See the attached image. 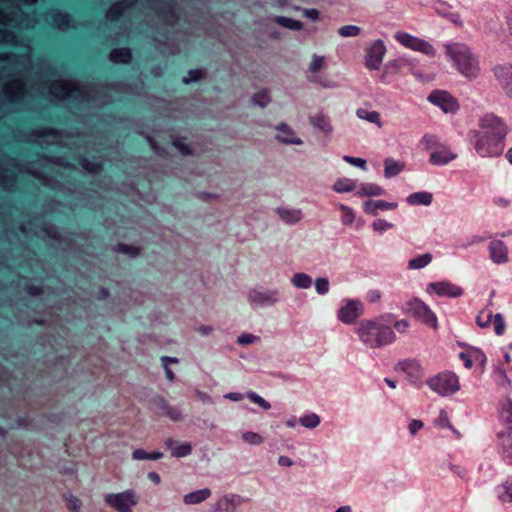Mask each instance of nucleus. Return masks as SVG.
Segmentation results:
<instances>
[{
    "mask_svg": "<svg viewBox=\"0 0 512 512\" xmlns=\"http://www.w3.org/2000/svg\"><path fill=\"white\" fill-rule=\"evenodd\" d=\"M507 126L494 114H486L479 120V129L474 132V147L482 157H496L504 150Z\"/></svg>",
    "mask_w": 512,
    "mask_h": 512,
    "instance_id": "nucleus-1",
    "label": "nucleus"
},
{
    "mask_svg": "<svg viewBox=\"0 0 512 512\" xmlns=\"http://www.w3.org/2000/svg\"><path fill=\"white\" fill-rule=\"evenodd\" d=\"M361 342L369 348H380L395 340L392 328L385 324L382 318L364 319L356 329Z\"/></svg>",
    "mask_w": 512,
    "mask_h": 512,
    "instance_id": "nucleus-2",
    "label": "nucleus"
},
{
    "mask_svg": "<svg viewBox=\"0 0 512 512\" xmlns=\"http://www.w3.org/2000/svg\"><path fill=\"white\" fill-rule=\"evenodd\" d=\"M37 0H19V4L14 6L12 3L5 4V8L11 9L9 13H4L0 8V43L15 44V35L7 29V25L20 27H30L33 25L32 20L24 19L21 6L33 5Z\"/></svg>",
    "mask_w": 512,
    "mask_h": 512,
    "instance_id": "nucleus-3",
    "label": "nucleus"
},
{
    "mask_svg": "<svg viewBox=\"0 0 512 512\" xmlns=\"http://www.w3.org/2000/svg\"><path fill=\"white\" fill-rule=\"evenodd\" d=\"M447 54L457 66L459 72L468 78L476 77L479 72L477 59L465 44L452 43L445 46Z\"/></svg>",
    "mask_w": 512,
    "mask_h": 512,
    "instance_id": "nucleus-4",
    "label": "nucleus"
},
{
    "mask_svg": "<svg viewBox=\"0 0 512 512\" xmlns=\"http://www.w3.org/2000/svg\"><path fill=\"white\" fill-rule=\"evenodd\" d=\"M43 95H50L53 99H82L90 101V96L82 87L73 81L57 80L49 86L44 85L40 91Z\"/></svg>",
    "mask_w": 512,
    "mask_h": 512,
    "instance_id": "nucleus-5",
    "label": "nucleus"
},
{
    "mask_svg": "<svg viewBox=\"0 0 512 512\" xmlns=\"http://www.w3.org/2000/svg\"><path fill=\"white\" fill-rule=\"evenodd\" d=\"M25 94L24 83L18 77L7 81L0 88V112L7 113L16 109L19 100Z\"/></svg>",
    "mask_w": 512,
    "mask_h": 512,
    "instance_id": "nucleus-6",
    "label": "nucleus"
},
{
    "mask_svg": "<svg viewBox=\"0 0 512 512\" xmlns=\"http://www.w3.org/2000/svg\"><path fill=\"white\" fill-rule=\"evenodd\" d=\"M422 143L425 148L431 152L430 162L433 165H445L457 157L449 147L438 142L432 135H425L422 138Z\"/></svg>",
    "mask_w": 512,
    "mask_h": 512,
    "instance_id": "nucleus-7",
    "label": "nucleus"
},
{
    "mask_svg": "<svg viewBox=\"0 0 512 512\" xmlns=\"http://www.w3.org/2000/svg\"><path fill=\"white\" fill-rule=\"evenodd\" d=\"M428 386L441 396H449L460 389L458 377L452 372H442L427 380Z\"/></svg>",
    "mask_w": 512,
    "mask_h": 512,
    "instance_id": "nucleus-8",
    "label": "nucleus"
},
{
    "mask_svg": "<svg viewBox=\"0 0 512 512\" xmlns=\"http://www.w3.org/2000/svg\"><path fill=\"white\" fill-rule=\"evenodd\" d=\"M30 64L31 60L27 53H7L0 55V79L12 75V72L26 70Z\"/></svg>",
    "mask_w": 512,
    "mask_h": 512,
    "instance_id": "nucleus-9",
    "label": "nucleus"
},
{
    "mask_svg": "<svg viewBox=\"0 0 512 512\" xmlns=\"http://www.w3.org/2000/svg\"><path fill=\"white\" fill-rule=\"evenodd\" d=\"M104 500L107 505L117 512H131L132 508L138 503L137 495L133 490L107 494Z\"/></svg>",
    "mask_w": 512,
    "mask_h": 512,
    "instance_id": "nucleus-10",
    "label": "nucleus"
},
{
    "mask_svg": "<svg viewBox=\"0 0 512 512\" xmlns=\"http://www.w3.org/2000/svg\"><path fill=\"white\" fill-rule=\"evenodd\" d=\"M405 311L421 320L425 325L436 330L438 328L437 317L434 312L419 299H413L406 304Z\"/></svg>",
    "mask_w": 512,
    "mask_h": 512,
    "instance_id": "nucleus-11",
    "label": "nucleus"
},
{
    "mask_svg": "<svg viewBox=\"0 0 512 512\" xmlns=\"http://www.w3.org/2000/svg\"><path fill=\"white\" fill-rule=\"evenodd\" d=\"M395 37L405 47L414 51H419L429 56L435 54L432 45L423 39H419L405 32H398Z\"/></svg>",
    "mask_w": 512,
    "mask_h": 512,
    "instance_id": "nucleus-12",
    "label": "nucleus"
},
{
    "mask_svg": "<svg viewBox=\"0 0 512 512\" xmlns=\"http://www.w3.org/2000/svg\"><path fill=\"white\" fill-rule=\"evenodd\" d=\"M386 52L383 41L376 40L367 50L365 57V64L371 70H378L383 61L384 54Z\"/></svg>",
    "mask_w": 512,
    "mask_h": 512,
    "instance_id": "nucleus-13",
    "label": "nucleus"
},
{
    "mask_svg": "<svg viewBox=\"0 0 512 512\" xmlns=\"http://www.w3.org/2000/svg\"><path fill=\"white\" fill-rule=\"evenodd\" d=\"M428 100L439 106L445 113H454L458 109L457 101L445 91H434L428 96Z\"/></svg>",
    "mask_w": 512,
    "mask_h": 512,
    "instance_id": "nucleus-14",
    "label": "nucleus"
},
{
    "mask_svg": "<svg viewBox=\"0 0 512 512\" xmlns=\"http://www.w3.org/2000/svg\"><path fill=\"white\" fill-rule=\"evenodd\" d=\"M494 76L505 94L512 99V64L496 66Z\"/></svg>",
    "mask_w": 512,
    "mask_h": 512,
    "instance_id": "nucleus-15",
    "label": "nucleus"
},
{
    "mask_svg": "<svg viewBox=\"0 0 512 512\" xmlns=\"http://www.w3.org/2000/svg\"><path fill=\"white\" fill-rule=\"evenodd\" d=\"M362 314V305L359 301L350 300L338 311V318L345 324H351Z\"/></svg>",
    "mask_w": 512,
    "mask_h": 512,
    "instance_id": "nucleus-16",
    "label": "nucleus"
},
{
    "mask_svg": "<svg viewBox=\"0 0 512 512\" xmlns=\"http://www.w3.org/2000/svg\"><path fill=\"white\" fill-rule=\"evenodd\" d=\"M249 301L255 305H270L278 301L277 291L255 288L248 293Z\"/></svg>",
    "mask_w": 512,
    "mask_h": 512,
    "instance_id": "nucleus-17",
    "label": "nucleus"
},
{
    "mask_svg": "<svg viewBox=\"0 0 512 512\" xmlns=\"http://www.w3.org/2000/svg\"><path fill=\"white\" fill-rule=\"evenodd\" d=\"M492 320L494 323L495 333L497 335H502L505 330V322L500 313L493 316L491 312H481L476 318V322L481 328L489 327Z\"/></svg>",
    "mask_w": 512,
    "mask_h": 512,
    "instance_id": "nucleus-18",
    "label": "nucleus"
},
{
    "mask_svg": "<svg viewBox=\"0 0 512 512\" xmlns=\"http://www.w3.org/2000/svg\"><path fill=\"white\" fill-rule=\"evenodd\" d=\"M428 292H434L441 297L453 298L459 297L463 294L461 287L446 281L430 283L428 285Z\"/></svg>",
    "mask_w": 512,
    "mask_h": 512,
    "instance_id": "nucleus-19",
    "label": "nucleus"
},
{
    "mask_svg": "<svg viewBox=\"0 0 512 512\" xmlns=\"http://www.w3.org/2000/svg\"><path fill=\"white\" fill-rule=\"evenodd\" d=\"M240 502L241 499L237 495H225L211 506L209 512H236Z\"/></svg>",
    "mask_w": 512,
    "mask_h": 512,
    "instance_id": "nucleus-20",
    "label": "nucleus"
},
{
    "mask_svg": "<svg viewBox=\"0 0 512 512\" xmlns=\"http://www.w3.org/2000/svg\"><path fill=\"white\" fill-rule=\"evenodd\" d=\"M277 134L276 139L286 145H301L302 140L297 137L295 131L286 123H280L275 127Z\"/></svg>",
    "mask_w": 512,
    "mask_h": 512,
    "instance_id": "nucleus-21",
    "label": "nucleus"
},
{
    "mask_svg": "<svg viewBox=\"0 0 512 512\" xmlns=\"http://www.w3.org/2000/svg\"><path fill=\"white\" fill-rule=\"evenodd\" d=\"M309 122L315 129L327 137L333 132V126L330 119L323 111L318 112L314 116H310Z\"/></svg>",
    "mask_w": 512,
    "mask_h": 512,
    "instance_id": "nucleus-22",
    "label": "nucleus"
},
{
    "mask_svg": "<svg viewBox=\"0 0 512 512\" xmlns=\"http://www.w3.org/2000/svg\"><path fill=\"white\" fill-rule=\"evenodd\" d=\"M491 260L494 263L501 264L508 261V249L503 241L493 240L489 244Z\"/></svg>",
    "mask_w": 512,
    "mask_h": 512,
    "instance_id": "nucleus-23",
    "label": "nucleus"
},
{
    "mask_svg": "<svg viewBox=\"0 0 512 512\" xmlns=\"http://www.w3.org/2000/svg\"><path fill=\"white\" fill-rule=\"evenodd\" d=\"M165 446L170 450L171 455L176 458L185 457L192 451V446L188 442H178L172 438L165 440Z\"/></svg>",
    "mask_w": 512,
    "mask_h": 512,
    "instance_id": "nucleus-24",
    "label": "nucleus"
},
{
    "mask_svg": "<svg viewBox=\"0 0 512 512\" xmlns=\"http://www.w3.org/2000/svg\"><path fill=\"white\" fill-rule=\"evenodd\" d=\"M35 141L40 145H54L60 143V135L52 129H40L34 134Z\"/></svg>",
    "mask_w": 512,
    "mask_h": 512,
    "instance_id": "nucleus-25",
    "label": "nucleus"
},
{
    "mask_svg": "<svg viewBox=\"0 0 512 512\" xmlns=\"http://www.w3.org/2000/svg\"><path fill=\"white\" fill-rule=\"evenodd\" d=\"M277 214L282 221L289 225L297 224L303 219L301 209L280 207L277 209Z\"/></svg>",
    "mask_w": 512,
    "mask_h": 512,
    "instance_id": "nucleus-26",
    "label": "nucleus"
},
{
    "mask_svg": "<svg viewBox=\"0 0 512 512\" xmlns=\"http://www.w3.org/2000/svg\"><path fill=\"white\" fill-rule=\"evenodd\" d=\"M210 496L211 490L209 488H203L184 495L183 501L187 505H195L205 501Z\"/></svg>",
    "mask_w": 512,
    "mask_h": 512,
    "instance_id": "nucleus-27",
    "label": "nucleus"
},
{
    "mask_svg": "<svg viewBox=\"0 0 512 512\" xmlns=\"http://www.w3.org/2000/svg\"><path fill=\"white\" fill-rule=\"evenodd\" d=\"M499 438L504 458L512 463V431H501Z\"/></svg>",
    "mask_w": 512,
    "mask_h": 512,
    "instance_id": "nucleus-28",
    "label": "nucleus"
},
{
    "mask_svg": "<svg viewBox=\"0 0 512 512\" xmlns=\"http://www.w3.org/2000/svg\"><path fill=\"white\" fill-rule=\"evenodd\" d=\"M356 116L361 120L375 124L378 128L383 126L381 115L378 111H368L364 108H358L356 110Z\"/></svg>",
    "mask_w": 512,
    "mask_h": 512,
    "instance_id": "nucleus-29",
    "label": "nucleus"
},
{
    "mask_svg": "<svg viewBox=\"0 0 512 512\" xmlns=\"http://www.w3.org/2000/svg\"><path fill=\"white\" fill-rule=\"evenodd\" d=\"M500 419L507 425V429L505 431H512V401L511 399H505L501 403L500 408Z\"/></svg>",
    "mask_w": 512,
    "mask_h": 512,
    "instance_id": "nucleus-30",
    "label": "nucleus"
},
{
    "mask_svg": "<svg viewBox=\"0 0 512 512\" xmlns=\"http://www.w3.org/2000/svg\"><path fill=\"white\" fill-rule=\"evenodd\" d=\"M47 18L58 29L64 30L69 26L70 18L68 14L59 11H51L48 13Z\"/></svg>",
    "mask_w": 512,
    "mask_h": 512,
    "instance_id": "nucleus-31",
    "label": "nucleus"
},
{
    "mask_svg": "<svg viewBox=\"0 0 512 512\" xmlns=\"http://www.w3.org/2000/svg\"><path fill=\"white\" fill-rule=\"evenodd\" d=\"M397 207L396 203H389L384 200H378V201H366L364 204L365 211L375 215L376 211L378 209H394Z\"/></svg>",
    "mask_w": 512,
    "mask_h": 512,
    "instance_id": "nucleus-32",
    "label": "nucleus"
},
{
    "mask_svg": "<svg viewBox=\"0 0 512 512\" xmlns=\"http://www.w3.org/2000/svg\"><path fill=\"white\" fill-rule=\"evenodd\" d=\"M432 194L429 192H416L407 197V202L411 205H424L431 204Z\"/></svg>",
    "mask_w": 512,
    "mask_h": 512,
    "instance_id": "nucleus-33",
    "label": "nucleus"
},
{
    "mask_svg": "<svg viewBox=\"0 0 512 512\" xmlns=\"http://www.w3.org/2000/svg\"><path fill=\"white\" fill-rule=\"evenodd\" d=\"M385 169H384V175L386 178H391L393 176H396L404 169V164L400 162H396L395 160L391 158H387L384 161Z\"/></svg>",
    "mask_w": 512,
    "mask_h": 512,
    "instance_id": "nucleus-34",
    "label": "nucleus"
},
{
    "mask_svg": "<svg viewBox=\"0 0 512 512\" xmlns=\"http://www.w3.org/2000/svg\"><path fill=\"white\" fill-rule=\"evenodd\" d=\"M275 22L287 29L293 30V31H299L303 28V23L299 20H295L292 18H288L285 16H277L275 17Z\"/></svg>",
    "mask_w": 512,
    "mask_h": 512,
    "instance_id": "nucleus-35",
    "label": "nucleus"
},
{
    "mask_svg": "<svg viewBox=\"0 0 512 512\" xmlns=\"http://www.w3.org/2000/svg\"><path fill=\"white\" fill-rule=\"evenodd\" d=\"M110 60L114 63H128L131 60V52L127 48L114 49L110 53Z\"/></svg>",
    "mask_w": 512,
    "mask_h": 512,
    "instance_id": "nucleus-36",
    "label": "nucleus"
},
{
    "mask_svg": "<svg viewBox=\"0 0 512 512\" xmlns=\"http://www.w3.org/2000/svg\"><path fill=\"white\" fill-rule=\"evenodd\" d=\"M131 2L129 0H124L119 3H115L110 9L108 10L106 17L110 20L117 19L125 9L131 6Z\"/></svg>",
    "mask_w": 512,
    "mask_h": 512,
    "instance_id": "nucleus-37",
    "label": "nucleus"
},
{
    "mask_svg": "<svg viewBox=\"0 0 512 512\" xmlns=\"http://www.w3.org/2000/svg\"><path fill=\"white\" fill-rule=\"evenodd\" d=\"M432 261V255L430 253L421 254L408 262V268L415 270L421 269L427 266Z\"/></svg>",
    "mask_w": 512,
    "mask_h": 512,
    "instance_id": "nucleus-38",
    "label": "nucleus"
},
{
    "mask_svg": "<svg viewBox=\"0 0 512 512\" xmlns=\"http://www.w3.org/2000/svg\"><path fill=\"white\" fill-rule=\"evenodd\" d=\"M356 187L355 181L349 179V178H340L338 179L334 185L333 190L338 193H345L353 191Z\"/></svg>",
    "mask_w": 512,
    "mask_h": 512,
    "instance_id": "nucleus-39",
    "label": "nucleus"
},
{
    "mask_svg": "<svg viewBox=\"0 0 512 512\" xmlns=\"http://www.w3.org/2000/svg\"><path fill=\"white\" fill-rule=\"evenodd\" d=\"M383 193V188L376 184H362L357 192L360 196H380Z\"/></svg>",
    "mask_w": 512,
    "mask_h": 512,
    "instance_id": "nucleus-40",
    "label": "nucleus"
},
{
    "mask_svg": "<svg viewBox=\"0 0 512 512\" xmlns=\"http://www.w3.org/2000/svg\"><path fill=\"white\" fill-rule=\"evenodd\" d=\"M460 357L464 360V364L466 368L472 367V357H474L476 360H479L481 364L485 363V356L482 354L480 350H473L469 353H461Z\"/></svg>",
    "mask_w": 512,
    "mask_h": 512,
    "instance_id": "nucleus-41",
    "label": "nucleus"
},
{
    "mask_svg": "<svg viewBox=\"0 0 512 512\" xmlns=\"http://www.w3.org/2000/svg\"><path fill=\"white\" fill-rule=\"evenodd\" d=\"M292 283L297 288L306 289L311 286L312 280L311 278L305 274V273H296L292 278Z\"/></svg>",
    "mask_w": 512,
    "mask_h": 512,
    "instance_id": "nucleus-42",
    "label": "nucleus"
},
{
    "mask_svg": "<svg viewBox=\"0 0 512 512\" xmlns=\"http://www.w3.org/2000/svg\"><path fill=\"white\" fill-rule=\"evenodd\" d=\"M496 383L498 386L510 389L511 381L508 378L506 372L502 368H496L495 370Z\"/></svg>",
    "mask_w": 512,
    "mask_h": 512,
    "instance_id": "nucleus-43",
    "label": "nucleus"
},
{
    "mask_svg": "<svg viewBox=\"0 0 512 512\" xmlns=\"http://www.w3.org/2000/svg\"><path fill=\"white\" fill-rule=\"evenodd\" d=\"M498 497L502 502H512V478L502 484Z\"/></svg>",
    "mask_w": 512,
    "mask_h": 512,
    "instance_id": "nucleus-44",
    "label": "nucleus"
},
{
    "mask_svg": "<svg viewBox=\"0 0 512 512\" xmlns=\"http://www.w3.org/2000/svg\"><path fill=\"white\" fill-rule=\"evenodd\" d=\"M159 415L167 416L172 421H181L183 419L181 411L171 407L168 403L166 404V408H163Z\"/></svg>",
    "mask_w": 512,
    "mask_h": 512,
    "instance_id": "nucleus-45",
    "label": "nucleus"
},
{
    "mask_svg": "<svg viewBox=\"0 0 512 512\" xmlns=\"http://www.w3.org/2000/svg\"><path fill=\"white\" fill-rule=\"evenodd\" d=\"M159 415L167 416L172 421H181L183 419L181 411L171 407L168 403L166 404V408H163Z\"/></svg>",
    "mask_w": 512,
    "mask_h": 512,
    "instance_id": "nucleus-46",
    "label": "nucleus"
},
{
    "mask_svg": "<svg viewBox=\"0 0 512 512\" xmlns=\"http://www.w3.org/2000/svg\"><path fill=\"white\" fill-rule=\"evenodd\" d=\"M65 501H66L67 508L71 512H80L81 507H82V502L79 498H77L76 496H74L72 494H68V495H65Z\"/></svg>",
    "mask_w": 512,
    "mask_h": 512,
    "instance_id": "nucleus-47",
    "label": "nucleus"
},
{
    "mask_svg": "<svg viewBox=\"0 0 512 512\" xmlns=\"http://www.w3.org/2000/svg\"><path fill=\"white\" fill-rule=\"evenodd\" d=\"M270 101H271V98L266 91L256 93L252 97V103L254 105L262 107V108L266 107L270 103Z\"/></svg>",
    "mask_w": 512,
    "mask_h": 512,
    "instance_id": "nucleus-48",
    "label": "nucleus"
},
{
    "mask_svg": "<svg viewBox=\"0 0 512 512\" xmlns=\"http://www.w3.org/2000/svg\"><path fill=\"white\" fill-rule=\"evenodd\" d=\"M299 422L306 428H315L320 423V418L316 414H309L301 417Z\"/></svg>",
    "mask_w": 512,
    "mask_h": 512,
    "instance_id": "nucleus-49",
    "label": "nucleus"
},
{
    "mask_svg": "<svg viewBox=\"0 0 512 512\" xmlns=\"http://www.w3.org/2000/svg\"><path fill=\"white\" fill-rule=\"evenodd\" d=\"M339 208L342 212L341 220H342L343 224H345V225L351 224L355 220L354 211L350 207L343 205V204L339 205Z\"/></svg>",
    "mask_w": 512,
    "mask_h": 512,
    "instance_id": "nucleus-50",
    "label": "nucleus"
},
{
    "mask_svg": "<svg viewBox=\"0 0 512 512\" xmlns=\"http://www.w3.org/2000/svg\"><path fill=\"white\" fill-rule=\"evenodd\" d=\"M242 438L245 442H247L250 445H259L263 442V438L260 434L247 431L242 434Z\"/></svg>",
    "mask_w": 512,
    "mask_h": 512,
    "instance_id": "nucleus-51",
    "label": "nucleus"
},
{
    "mask_svg": "<svg viewBox=\"0 0 512 512\" xmlns=\"http://www.w3.org/2000/svg\"><path fill=\"white\" fill-rule=\"evenodd\" d=\"M361 32V29L360 27L358 26H355V25H346V26H342L338 33L342 36V37H354V36H357L359 35Z\"/></svg>",
    "mask_w": 512,
    "mask_h": 512,
    "instance_id": "nucleus-52",
    "label": "nucleus"
},
{
    "mask_svg": "<svg viewBox=\"0 0 512 512\" xmlns=\"http://www.w3.org/2000/svg\"><path fill=\"white\" fill-rule=\"evenodd\" d=\"M325 58L323 56H319L314 54L312 56V61L309 65V70L315 74L319 72L324 67Z\"/></svg>",
    "mask_w": 512,
    "mask_h": 512,
    "instance_id": "nucleus-53",
    "label": "nucleus"
},
{
    "mask_svg": "<svg viewBox=\"0 0 512 512\" xmlns=\"http://www.w3.org/2000/svg\"><path fill=\"white\" fill-rule=\"evenodd\" d=\"M401 370L407 373H420L421 367L416 361H403L399 363Z\"/></svg>",
    "mask_w": 512,
    "mask_h": 512,
    "instance_id": "nucleus-54",
    "label": "nucleus"
},
{
    "mask_svg": "<svg viewBox=\"0 0 512 512\" xmlns=\"http://www.w3.org/2000/svg\"><path fill=\"white\" fill-rule=\"evenodd\" d=\"M167 403L168 402L163 397L158 395L154 396L150 401L152 408L157 414H160L163 408H166Z\"/></svg>",
    "mask_w": 512,
    "mask_h": 512,
    "instance_id": "nucleus-55",
    "label": "nucleus"
},
{
    "mask_svg": "<svg viewBox=\"0 0 512 512\" xmlns=\"http://www.w3.org/2000/svg\"><path fill=\"white\" fill-rule=\"evenodd\" d=\"M445 18L453 23L455 26L463 27L464 26V19L462 15L458 12H448L444 14Z\"/></svg>",
    "mask_w": 512,
    "mask_h": 512,
    "instance_id": "nucleus-56",
    "label": "nucleus"
},
{
    "mask_svg": "<svg viewBox=\"0 0 512 512\" xmlns=\"http://www.w3.org/2000/svg\"><path fill=\"white\" fill-rule=\"evenodd\" d=\"M247 397L254 403L261 406L264 410H268L271 407L269 402H267L265 399H263L261 396H259L255 392H248Z\"/></svg>",
    "mask_w": 512,
    "mask_h": 512,
    "instance_id": "nucleus-57",
    "label": "nucleus"
},
{
    "mask_svg": "<svg viewBox=\"0 0 512 512\" xmlns=\"http://www.w3.org/2000/svg\"><path fill=\"white\" fill-rule=\"evenodd\" d=\"M315 289L319 294H326L329 290V281L327 278L319 277L315 281Z\"/></svg>",
    "mask_w": 512,
    "mask_h": 512,
    "instance_id": "nucleus-58",
    "label": "nucleus"
},
{
    "mask_svg": "<svg viewBox=\"0 0 512 512\" xmlns=\"http://www.w3.org/2000/svg\"><path fill=\"white\" fill-rule=\"evenodd\" d=\"M203 76V71L199 69H193L188 72V75L183 78L185 84L196 82Z\"/></svg>",
    "mask_w": 512,
    "mask_h": 512,
    "instance_id": "nucleus-59",
    "label": "nucleus"
},
{
    "mask_svg": "<svg viewBox=\"0 0 512 512\" xmlns=\"http://www.w3.org/2000/svg\"><path fill=\"white\" fill-rule=\"evenodd\" d=\"M14 184V174H3L0 171V185L5 189H10Z\"/></svg>",
    "mask_w": 512,
    "mask_h": 512,
    "instance_id": "nucleus-60",
    "label": "nucleus"
},
{
    "mask_svg": "<svg viewBox=\"0 0 512 512\" xmlns=\"http://www.w3.org/2000/svg\"><path fill=\"white\" fill-rule=\"evenodd\" d=\"M117 251L127 254L130 257H136L139 254V249L137 247L129 246V245H125V244L118 245Z\"/></svg>",
    "mask_w": 512,
    "mask_h": 512,
    "instance_id": "nucleus-61",
    "label": "nucleus"
},
{
    "mask_svg": "<svg viewBox=\"0 0 512 512\" xmlns=\"http://www.w3.org/2000/svg\"><path fill=\"white\" fill-rule=\"evenodd\" d=\"M257 340H258L257 336H254V335L248 334V333H243L238 337L237 343L240 345H249V344L254 343Z\"/></svg>",
    "mask_w": 512,
    "mask_h": 512,
    "instance_id": "nucleus-62",
    "label": "nucleus"
},
{
    "mask_svg": "<svg viewBox=\"0 0 512 512\" xmlns=\"http://www.w3.org/2000/svg\"><path fill=\"white\" fill-rule=\"evenodd\" d=\"M343 159L347 163H350L359 168H362V169L366 168V160H364L362 158H357V157H352V156H344Z\"/></svg>",
    "mask_w": 512,
    "mask_h": 512,
    "instance_id": "nucleus-63",
    "label": "nucleus"
},
{
    "mask_svg": "<svg viewBox=\"0 0 512 512\" xmlns=\"http://www.w3.org/2000/svg\"><path fill=\"white\" fill-rule=\"evenodd\" d=\"M373 226V229L377 232H383L389 228L392 227V224L391 223H388L387 221L383 220V219H378L376 221L373 222L372 224Z\"/></svg>",
    "mask_w": 512,
    "mask_h": 512,
    "instance_id": "nucleus-64",
    "label": "nucleus"
}]
</instances>
